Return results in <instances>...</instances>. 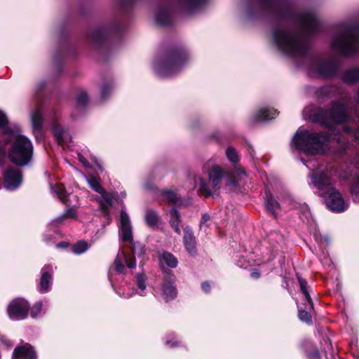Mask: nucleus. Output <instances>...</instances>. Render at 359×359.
Segmentation results:
<instances>
[{
  "mask_svg": "<svg viewBox=\"0 0 359 359\" xmlns=\"http://www.w3.org/2000/svg\"><path fill=\"white\" fill-rule=\"evenodd\" d=\"M246 12L250 17L259 12L271 16L276 21L271 30L273 45L299 66H306L309 74L326 79L338 75V60H320L310 50V37L320 30L313 11H299L290 0H250Z\"/></svg>",
  "mask_w": 359,
  "mask_h": 359,
  "instance_id": "nucleus-1",
  "label": "nucleus"
},
{
  "mask_svg": "<svg viewBox=\"0 0 359 359\" xmlns=\"http://www.w3.org/2000/svg\"><path fill=\"white\" fill-rule=\"evenodd\" d=\"M311 184L317 189L318 195L323 198L327 208L332 212L339 213L348 208L341 194L334 187L335 178L346 180L353 177V168L350 170H339L337 163L320 165L310 174Z\"/></svg>",
  "mask_w": 359,
  "mask_h": 359,
  "instance_id": "nucleus-2",
  "label": "nucleus"
},
{
  "mask_svg": "<svg viewBox=\"0 0 359 359\" xmlns=\"http://www.w3.org/2000/svg\"><path fill=\"white\" fill-rule=\"evenodd\" d=\"M0 128L3 130V135L0 137V167L4 165L6 146L11 143L8 151V157L11 162L17 166L23 167L29 163L33 156L32 142L25 135H20V128L15 126H8L6 115L0 110Z\"/></svg>",
  "mask_w": 359,
  "mask_h": 359,
  "instance_id": "nucleus-3",
  "label": "nucleus"
},
{
  "mask_svg": "<svg viewBox=\"0 0 359 359\" xmlns=\"http://www.w3.org/2000/svg\"><path fill=\"white\" fill-rule=\"evenodd\" d=\"M330 48L334 53L341 57L359 55V13L334 25Z\"/></svg>",
  "mask_w": 359,
  "mask_h": 359,
  "instance_id": "nucleus-4",
  "label": "nucleus"
},
{
  "mask_svg": "<svg viewBox=\"0 0 359 359\" xmlns=\"http://www.w3.org/2000/svg\"><path fill=\"white\" fill-rule=\"evenodd\" d=\"M330 135L327 132H313L299 128L294 135L291 150L306 156L325 154L329 150Z\"/></svg>",
  "mask_w": 359,
  "mask_h": 359,
  "instance_id": "nucleus-5",
  "label": "nucleus"
},
{
  "mask_svg": "<svg viewBox=\"0 0 359 359\" xmlns=\"http://www.w3.org/2000/svg\"><path fill=\"white\" fill-rule=\"evenodd\" d=\"M119 235L124 242H129L132 245V253L133 257L128 259L123 251L118 254L114 261L115 271L118 273H123L125 271L124 264L128 268L134 269L136 266L135 257H141L145 252L144 247L140 243H133V227L130 217L124 210L120 212Z\"/></svg>",
  "mask_w": 359,
  "mask_h": 359,
  "instance_id": "nucleus-6",
  "label": "nucleus"
},
{
  "mask_svg": "<svg viewBox=\"0 0 359 359\" xmlns=\"http://www.w3.org/2000/svg\"><path fill=\"white\" fill-rule=\"evenodd\" d=\"M189 60V55L185 48H173L154 62V69L159 77H172L180 72Z\"/></svg>",
  "mask_w": 359,
  "mask_h": 359,
  "instance_id": "nucleus-7",
  "label": "nucleus"
},
{
  "mask_svg": "<svg viewBox=\"0 0 359 359\" xmlns=\"http://www.w3.org/2000/svg\"><path fill=\"white\" fill-rule=\"evenodd\" d=\"M348 119L346 107L339 101L332 102L330 109L319 108L311 115L313 123L330 128L332 123H343Z\"/></svg>",
  "mask_w": 359,
  "mask_h": 359,
  "instance_id": "nucleus-8",
  "label": "nucleus"
},
{
  "mask_svg": "<svg viewBox=\"0 0 359 359\" xmlns=\"http://www.w3.org/2000/svg\"><path fill=\"white\" fill-rule=\"evenodd\" d=\"M208 176L212 189H219L222 182L226 186L238 188L241 186L240 182L247 178L245 172L241 170L229 172L219 165H212L208 170Z\"/></svg>",
  "mask_w": 359,
  "mask_h": 359,
  "instance_id": "nucleus-9",
  "label": "nucleus"
},
{
  "mask_svg": "<svg viewBox=\"0 0 359 359\" xmlns=\"http://www.w3.org/2000/svg\"><path fill=\"white\" fill-rule=\"evenodd\" d=\"M87 181L90 188L100 194V196L96 198V201L100 205L102 214L109 218V209L112 206L114 196L111 193L107 192L103 189L100 184L99 178L90 175L87 177Z\"/></svg>",
  "mask_w": 359,
  "mask_h": 359,
  "instance_id": "nucleus-10",
  "label": "nucleus"
},
{
  "mask_svg": "<svg viewBox=\"0 0 359 359\" xmlns=\"http://www.w3.org/2000/svg\"><path fill=\"white\" fill-rule=\"evenodd\" d=\"M297 279L305 301L302 306H299L298 317L301 321L310 325L312 323L310 312L313 309V304L309 294L307 281L300 276H297Z\"/></svg>",
  "mask_w": 359,
  "mask_h": 359,
  "instance_id": "nucleus-11",
  "label": "nucleus"
},
{
  "mask_svg": "<svg viewBox=\"0 0 359 359\" xmlns=\"http://www.w3.org/2000/svg\"><path fill=\"white\" fill-rule=\"evenodd\" d=\"M118 27L114 25L110 27L101 26L91 29L87 35L89 42L95 47H101L108 40L109 36L118 32Z\"/></svg>",
  "mask_w": 359,
  "mask_h": 359,
  "instance_id": "nucleus-12",
  "label": "nucleus"
},
{
  "mask_svg": "<svg viewBox=\"0 0 359 359\" xmlns=\"http://www.w3.org/2000/svg\"><path fill=\"white\" fill-rule=\"evenodd\" d=\"M355 139L359 141V128L354 133ZM349 166L353 168L354 181L350 187V192L354 203H359V151L356 152L350 161Z\"/></svg>",
  "mask_w": 359,
  "mask_h": 359,
  "instance_id": "nucleus-13",
  "label": "nucleus"
},
{
  "mask_svg": "<svg viewBox=\"0 0 359 359\" xmlns=\"http://www.w3.org/2000/svg\"><path fill=\"white\" fill-rule=\"evenodd\" d=\"M22 183V171L17 168L8 167L4 172V187L8 191H15Z\"/></svg>",
  "mask_w": 359,
  "mask_h": 359,
  "instance_id": "nucleus-14",
  "label": "nucleus"
},
{
  "mask_svg": "<svg viewBox=\"0 0 359 359\" xmlns=\"http://www.w3.org/2000/svg\"><path fill=\"white\" fill-rule=\"evenodd\" d=\"M29 304L23 299L13 300L8 306V313L13 320H22L27 316Z\"/></svg>",
  "mask_w": 359,
  "mask_h": 359,
  "instance_id": "nucleus-15",
  "label": "nucleus"
},
{
  "mask_svg": "<svg viewBox=\"0 0 359 359\" xmlns=\"http://www.w3.org/2000/svg\"><path fill=\"white\" fill-rule=\"evenodd\" d=\"M52 130L54 137L58 144H63L71 142L72 137L67 129L62 127L57 123V116L56 111H53L51 117Z\"/></svg>",
  "mask_w": 359,
  "mask_h": 359,
  "instance_id": "nucleus-16",
  "label": "nucleus"
},
{
  "mask_svg": "<svg viewBox=\"0 0 359 359\" xmlns=\"http://www.w3.org/2000/svg\"><path fill=\"white\" fill-rule=\"evenodd\" d=\"M154 18L156 22L160 26L171 25L173 19L172 8L168 4L159 6L155 12Z\"/></svg>",
  "mask_w": 359,
  "mask_h": 359,
  "instance_id": "nucleus-17",
  "label": "nucleus"
},
{
  "mask_svg": "<svg viewBox=\"0 0 359 359\" xmlns=\"http://www.w3.org/2000/svg\"><path fill=\"white\" fill-rule=\"evenodd\" d=\"M53 267L51 265H46L41 270V278L39 291L41 293H46L50 291L52 285V275Z\"/></svg>",
  "mask_w": 359,
  "mask_h": 359,
  "instance_id": "nucleus-18",
  "label": "nucleus"
},
{
  "mask_svg": "<svg viewBox=\"0 0 359 359\" xmlns=\"http://www.w3.org/2000/svg\"><path fill=\"white\" fill-rule=\"evenodd\" d=\"M174 283L175 277L173 275L168 274L163 279L161 291L162 297L166 302L173 299L177 296V289Z\"/></svg>",
  "mask_w": 359,
  "mask_h": 359,
  "instance_id": "nucleus-19",
  "label": "nucleus"
},
{
  "mask_svg": "<svg viewBox=\"0 0 359 359\" xmlns=\"http://www.w3.org/2000/svg\"><path fill=\"white\" fill-rule=\"evenodd\" d=\"M12 359H36V355L33 347L25 344L14 349Z\"/></svg>",
  "mask_w": 359,
  "mask_h": 359,
  "instance_id": "nucleus-20",
  "label": "nucleus"
},
{
  "mask_svg": "<svg viewBox=\"0 0 359 359\" xmlns=\"http://www.w3.org/2000/svg\"><path fill=\"white\" fill-rule=\"evenodd\" d=\"M339 79L342 82L348 85H354L359 83V66L346 69Z\"/></svg>",
  "mask_w": 359,
  "mask_h": 359,
  "instance_id": "nucleus-21",
  "label": "nucleus"
},
{
  "mask_svg": "<svg viewBox=\"0 0 359 359\" xmlns=\"http://www.w3.org/2000/svg\"><path fill=\"white\" fill-rule=\"evenodd\" d=\"M278 112L277 110L269 107H262L253 114L254 122L268 121L274 118Z\"/></svg>",
  "mask_w": 359,
  "mask_h": 359,
  "instance_id": "nucleus-22",
  "label": "nucleus"
},
{
  "mask_svg": "<svg viewBox=\"0 0 359 359\" xmlns=\"http://www.w3.org/2000/svg\"><path fill=\"white\" fill-rule=\"evenodd\" d=\"M184 244L186 250L191 255L194 256L196 254V239L191 229L186 226L184 230Z\"/></svg>",
  "mask_w": 359,
  "mask_h": 359,
  "instance_id": "nucleus-23",
  "label": "nucleus"
},
{
  "mask_svg": "<svg viewBox=\"0 0 359 359\" xmlns=\"http://www.w3.org/2000/svg\"><path fill=\"white\" fill-rule=\"evenodd\" d=\"M32 128H33V132L36 136V138L38 137H41V128H42V123H43V116L41 113V111L39 109L35 110L32 114Z\"/></svg>",
  "mask_w": 359,
  "mask_h": 359,
  "instance_id": "nucleus-24",
  "label": "nucleus"
},
{
  "mask_svg": "<svg viewBox=\"0 0 359 359\" xmlns=\"http://www.w3.org/2000/svg\"><path fill=\"white\" fill-rule=\"evenodd\" d=\"M179 4L189 11H194L201 8L208 0H177Z\"/></svg>",
  "mask_w": 359,
  "mask_h": 359,
  "instance_id": "nucleus-25",
  "label": "nucleus"
},
{
  "mask_svg": "<svg viewBox=\"0 0 359 359\" xmlns=\"http://www.w3.org/2000/svg\"><path fill=\"white\" fill-rule=\"evenodd\" d=\"M265 206L267 211L274 216L276 214V210L280 208L279 203L274 198L269 190L266 191Z\"/></svg>",
  "mask_w": 359,
  "mask_h": 359,
  "instance_id": "nucleus-26",
  "label": "nucleus"
},
{
  "mask_svg": "<svg viewBox=\"0 0 359 359\" xmlns=\"http://www.w3.org/2000/svg\"><path fill=\"white\" fill-rule=\"evenodd\" d=\"M337 141L339 145L334 149L333 153L335 156L342 158L347 155V151L350 147V143L348 140H341V137H338Z\"/></svg>",
  "mask_w": 359,
  "mask_h": 359,
  "instance_id": "nucleus-27",
  "label": "nucleus"
},
{
  "mask_svg": "<svg viewBox=\"0 0 359 359\" xmlns=\"http://www.w3.org/2000/svg\"><path fill=\"white\" fill-rule=\"evenodd\" d=\"M51 191L56 194L60 201L66 205H70L71 203L69 202V195L66 194L65 188L62 184H57L55 187L51 184Z\"/></svg>",
  "mask_w": 359,
  "mask_h": 359,
  "instance_id": "nucleus-28",
  "label": "nucleus"
},
{
  "mask_svg": "<svg viewBox=\"0 0 359 359\" xmlns=\"http://www.w3.org/2000/svg\"><path fill=\"white\" fill-rule=\"evenodd\" d=\"M161 194L163 200L170 203L171 204L180 205L181 203L180 196L174 191L163 189L161 191Z\"/></svg>",
  "mask_w": 359,
  "mask_h": 359,
  "instance_id": "nucleus-29",
  "label": "nucleus"
},
{
  "mask_svg": "<svg viewBox=\"0 0 359 359\" xmlns=\"http://www.w3.org/2000/svg\"><path fill=\"white\" fill-rule=\"evenodd\" d=\"M144 221L148 226L155 229L158 226L159 217L158 214L153 210H147L144 215Z\"/></svg>",
  "mask_w": 359,
  "mask_h": 359,
  "instance_id": "nucleus-30",
  "label": "nucleus"
},
{
  "mask_svg": "<svg viewBox=\"0 0 359 359\" xmlns=\"http://www.w3.org/2000/svg\"><path fill=\"white\" fill-rule=\"evenodd\" d=\"M181 220H180V216L177 211V210L175 208H173L170 210V224L172 229L175 230V231L178 233L179 235L181 233L180 230V224Z\"/></svg>",
  "mask_w": 359,
  "mask_h": 359,
  "instance_id": "nucleus-31",
  "label": "nucleus"
},
{
  "mask_svg": "<svg viewBox=\"0 0 359 359\" xmlns=\"http://www.w3.org/2000/svg\"><path fill=\"white\" fill-rule=\"evenodd\" d=\"M160 259L161 264H165L170 268H175L177 266L178 262L177 258L170 252H163L161 255Z\"/></svg>",
  "mask_w": 359,
  "mask_h": 359,
  "instance_id": "nucleus-32",
  "label": "nucleus"
},
{
  "mask_svg": "<svg viewBox=\"0 0 359 359\" xmlns=\"http://www.w3.org/2000/svg\"><path fill=\"white\" fill-rule=\"evenodd\" d=\"M147 276L144 273H138L136 276V283L138 290H136V293L140 296H145L146 292H144L147 287Z\"/></svg>",
  "mask_w": 359,
  "mask_h": 359,
  "instance_id": "nucleus-33",
  "label": "nucleus"
},
{
  "mask_svg": "<svg viewBox=\"0 0 359 359\" xmlns=\"http://www.w3.org/2000/svg\"><path fill=\"white\" fill-rule=\"evenodd\" d=\"M77 212L76 208L72 206L66 210L64 213L56 218V222L62 223L65 219H76Z\"/></svg>",
  "mask_w": 359,
  "mask_h": 359,
  "instance_id": "nucleus-34",
  "label": "nucleus"
},
{
  "mask_svg": "<svg viewBox=\"0 0 359 359\" xmlns=\"http://www.w3.org/2000/svg\"><path fill=\"white\" fill-rule=\"evenodd\" d=\"M227 159L232 163H237L240 161V156L237 150L233 147H228L226 149Z\"/></svg>",
  "mask_w": 359,
  "mask_h": 359,
  "instance_id": "nucleus-35",
  "label": "nucleus"
},
{
  "mask_svg": "<svg viewBox=\"0 0 359 359\" xmlns=\"http://www.w3.org/2000/svg\"><path fill=\"white\" fill-rule=\"evenodd\" d=\"M199 191L205 196H210L212 194V189L208 186L207 182L201 177H198Z\"/></svg>",
  "mask_w": 359,
  "mask_h": 359,
  "instance_id": "nucleus-36",
  "label": "nucleus"
},
{
  "mask_svg": "<svg viewBox=\"0 0 359 359\" xmlns=\"http://www.w3.org/2000/svg\"><path fill=\"white\" fill-rule=\"evenodd\" d=\"M88 248V243L86 241H81L73 245L72 252L76 255H80L85 252Z\"/></svg>",
  "mask_w": 359,
  "mask_h": 359,
  "instance_id": "nucleus-37",
  "label": "nucleus"
},
{
  "mask_svg": "<svg viewBox=\"0 0 359 359\" xmlns=\"http://www.w3.org/2000/svg\"><path fill=\"white\" fill-rule=\"evenodd\" d=\"M332 92V86H323L318 88L316 90V95L318 99H325L330 96V94Z\"/></svg>",
  "mask_w": 359,
  "mask_h": 359,
  "instance_id": "nucleus-38",
  "label": "nucleus"
},
{
  "mask_svg": "<svg viewBox=\"0 0 359 359\" xmlns=\"http://www.w3.org/2000/svg\"><path fill=\"white\" fill-rule=\"evenodd\" d=\"M88 97L86 93L84 90H81L77 95L76 97V106L79 108H82L86 106L88 103Z\"/></svg>",
  "mask_w": 359,
  "mask_h": 359,
  "instance_id": "nucleus-39",
  "label": "nucleus"
},
{
  "mask_svg": "<svg viewBox=\"0 0 359 359\" xmlns=\"http://www.w3.org/2000/svg\"><path fill=\"white\" fill-rule=\"evenodd\" d=\"M113 88V84L111 83H105L101 88V96L102 100H106L109 95Z\"/></svg>",
  "mask_w": 359,
  "mask_h": 359,
  "instance_id": "nucleus-40",
  "label": "nucleus"
},
{
  "mask_svg": "<svg viewBox=\"0 0 359 359\" xmlns=\"http://www.w3.org/2000/svg\"><path fill=\"white\" fill-rule=\"evenodd\" d=\"M42 311V303L39 302L34 304V306L31 309V316L32 318H36L41 313Z\"/></svg>",
  "mask_w": 359,
  "mask_h": 359,
  "instance_id": "nucleus-41",
  "label": "nucleus"
},
{
  "mask_svg": "<svg viewBox=\"0 0 359 359\" xmlns=\"http://www.w3.org/2000/svg\"><path fill=\"white\" fill-rule=\"evenodd\" d=\"M209 220H210V215L207 213H204L202 215L201 220V224H200L201 229H202L203 226H208V222H209Z\"/></svg>",
  "mask_w": 359,
  "mask_h": 359,
  "instance_id": "nucleus-42",
  "label": "nucleus"
},
{
  "mask_svg": "<svg viewBox=\"0 0 359 359\" xmlns=\"http://www.w3.org/2000/svg\"><path fill=\"white\" fill-rule=\"evenodd\" d=\"M78 158L79 161L86 167L90 168L92 165L88 162V161L83 156V155L81 153L77 154Z\"/></svg>",
  "mask_w": 359,
  "mask_h": 359,
  "instance_id": "nucleus-43",
  "label": "nucleus"
},
{
  "mask_svg": "<svg viewBox=\"0 0 359 359\" xmlns=\"http://www.w3.org/2000/svg\"><path fill=\"white\" fill-rule=\"evenodd\" d=\"M90 159L92 162L97 167L100 172H102L104 170V168H102L100 162L95 156L90 155Z\"/></svg>",
  "mask_w": 359,
  "mask_h": 359,
  "instance_id": "nucleus-44",
  "label": "nucleus"
},
{
  "mask_svg": "<svg viewBox=\"0 0 359 359\" xmlns=\"http://www.w3.org/2000/svg\"><path fill=\"white\" fill-rule=\"evenodd\" d=\"M138 1L139 0H120L122 6L126 8L132 6Z\"/></svg>",
  "mask_w": 359,
  "mask_h": 359,
  "instance_id": "nucleus-45",
  "label": "nucleus"
},
{
  "mask_svg": "<svg viewBox=\"0 0 359 359\" xmlns=\"http://www.w3.org/2000/svg\"><path fill=\"white\" fill-rule=\"evenodd\" d=\"M308 356L309 359H320V355L318 350H315L309 353Z\"/></svg>",
  "mask_w": 359,
  "mask_h": 359,
  "instance_id": "nucleus-46",
  "label": "nucleus"
},
{
  "mask_svg": "<svg viewBox=\"0 0 359 359\" xmlns=\"http://www.w3.org/2000/svg\"><path fill=\"white\" fill-rule=\"evenodd\" d=\"M201 288L204 292L208 293L210 290V285L208 282H204L201 285Z\"/></svg>",
  "mask_w": 359,
  "mask_h": 359,
  "instance_id": "nucleus-47",
  "label": "nucleus"
},
{
  "mask_svg": "<svg viewBox=\"0 0 359 359\" xmlns=\"http://www.w3.org/2000/svg\"><path fill=\"white\" fill-rule=\"evenodd\" d=\"M46 83L45 81L40 82L36 86V94H39V93L46 86Z\"/></svg>",
  "mask_w": 359,
  "mask_h": 359,
  "instance_id": "nucleus-48",
  "label": "nucleus"
},
{
  "mask_svg": "<svg viewBox=\"0 0 359 359\" xmlns=\"http://www.w3.org/2000/svg\"><path fill=\"white\" fill-rule=\"evenodd\" d=\"M177 343H178V341L177 340H174L173 341H172V340L169 339H167L165 340V344L169 346L170 347L176 346L177 345Z\"/></svg>",
  "mask_w": 359,
  "mask_h": 359,
  "instance_id": "nucleus-49",
  "label": "nucleus"
},
{
  "mask_svg": "<svg viewBox=\"0 0 359 359\" xmlns=\"http://www.w3.org/2000/svg\"><path fill=\"white\" fill-rule=\"evenodd\" d=\"M260 273L257 269H254L250 272V277L255 279L259 278Z\"/></svg>",
  "mask_w": 359,
  "mask_h": 359,
  "instance_id": "nucleus-50",
  "label": "nucleus"
},
{
  "mask_svg": "<svg viewBox=\"0 0 359 359\" xmlns=\"http://www.w3.org/2000/svg\"><path fill=\"white\" fill-rule=\"evenodd\" d=\"M134 289H133V292L131 293H125V292H123L122 294L120 292H116L121 297H124V298H130L133 296V294H134Z\"/></svg>",
  "mask_w": 359,
  "mask_h": 359,
  "instance_id": "nucleus-51",
  "label": "nucleus"
},
{
  "mask_svg": "<svg viewBox=\"0 0 359 359\" xmlns=\"http://www.w3.org/2000/svg\"><path fill=\"white\" fill-rule=\"evenodd\" d=\"M354 100L356 102V104L359 106V88L358 89L354 97Z\"/></svg>",
  "mask_w": 359,
  "mask_h": 359,
  "instance_id": "nucleus-52",
  "label": "nucleus"
},
{
  "mask_svg": "<svg viewBox=\"0 0 359 359\" xmlns=\"http://www.w3.org/2000/svg\"><path fill=\"white\" fill-rule=\"evenodd\" d=\"M237 265L239 266L240 267H243V268H246L248 266L247 264H243L241 262V260L238 261Z\"/></svg>",
  "mask_w": 359,
  "mask_h": 359,
  "instance_id": "nucleus-53",
  "label": "nucleus"
},
{
  "mask_svg": "<svg viewBox=\"0 0 359 359\" xmlns=\"http://www.w3.org/2000/svg\"><path fill=\"white\" fill-rule=\"evenodd\" d=\"M108 278H109V281L111 282V286L114 287V283H113V281L111 280V275L110 272H109Z\"/></svg>",
  "mask_w": 359,
  "mask_h": 359,
  "instance_id": "nucleus-54",
  "label": "nucleus"
},
{
  "mask_svg": "<svg viewBox=\"0 0 359 359\" xmlns=\"http://www.w3.org/2000/svg\"><path fill=\"white\" fill-rule=\"evenodd\" d=\"M66 246V243H60L58 244H57V247H65Z\"/></svg>",
  "mask_w": 359,
  "mask_h": 359,
  "instance_id": "nucleus-55",
  "label": "nucleus"
},
{
  "mask_svg": "<svg viewBox=\"0 0 359 359\" xmlns=\"http://www.w3.org/2000/svg\"><path fill=\"white\" fill-rule=\"evenodd\" d=\"M344 130L348 133H351V128L348 127H344Z\"/></svg>",
  "mask_w": 359,
  "mask_h": 359,
  "instance_id": "nucleus-56",
  "label": "nucleus"
},
{
  "mask_svg": "<svg viewBox=\"0 0 359 359\" xmlns=\"http://www.w3.org/2000/svg\"><path fill=\"white\" fill-rule=\"evenodd\" d=\"M301 161H302V163L306 165L307 168H309V165L306 164V161L305 160H304L303 158H301Z\"/></svg>",
  "mask_w": 359,
  "mask_h": 359,
  "instance_id": "nucleus-57",
  "label": "nucleus"
},
{
  "mask_svg": "<svg viewBox=\"0 0 359 359\" xmlns=\"http://www.w3.org/2000/svg\"><path fill=\"white\" fill-rule=\"evenodd\" d=\"M121 196H122L123 198H125V197H126V194L125 192H121Z\"/></svg>",
  "mask_w": 359,
  "mask_h": 359,
  "instance_id": "nucleus-58",
  "label": "nucleus"
}]
</instances>
